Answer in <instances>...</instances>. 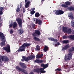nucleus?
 I'll use <instances>...</instances> for the list:
<instances>
[{
  "mask_svg": "<svg viewBox=\"0 0 74 74\" xmlns=\"http://www.w3.org/2000/svg\"><path fill=\"white\" fill-rule=\"evenodd\" d=\"M49 40H51L52 41H54L55 42H56L55 43V47H57L58 45H60V43L58 41V40L56 39L53 38H49Z\"/></svg>",
  "mask_w": 74,
  "mask_h": 74,
  "instance_id": "nucleus-5",
  "label": "nucleus"
},
{
  "mask_svg": "<svg viewBox=\"0 0 74 74\" xmlns=\"http://www.w3.org/2000/svg\"><path fill=\"white\" fill-rule=\"evenodd\" d=\"M55 11H56V10H54V11H53V12H55Z\"/></svg>",
  "mask_w": 74,
  "mask_h": 74,
  "instance_id": "nucleus-56",
  "label": "nucleus"
},
{
  "mask_svg": "<svg viewBox=\"0 0 74 74\" xmlns=\"http://www.w3.org/2000/svg\"><path fill=\"white\" fill-rule=\"evenodd\" d=\"M71 32H72L71 29L68 27L67 29L66 32V33H67L68 34H71Z\"/></svg>",
  "mask_w": 74,
  "mask_h": 74,
  "instance_id": "nucleus-17",
  "label": "nucleus"
},
{
  "mask_svg": "<svg viewBox=\"0 0 74 74\" xmlns=\"http://www.w3.org/2000/svg\"><path fill=\"white\" fill-rule=\"evenodd\" d=\"M27 0H25V3H27Z\"/></svg>",
  "mask_w": 74,
  "mask_h": 74,
  "instance_id": "nucleus-53",
  "label": "nucleus"
},
{
  "mask_svg": "<svg viewBox=\"0 0 74 74\" xmlns=\"http://www.w3.org/2000/svg\"><path fill=\"white\" fill-rule=\"evenodd\" d=\"M72 27H74V21H72Z\"/></svg>",
  "mask_w": 74,
  "mask_h": 74,
  "instance_id": "nucleus-39",
  "label": "nucleus"
},
{
  "mask_svg": "<svg viewBox=\"0 0 74 74\" xmlns=\"http://www.w3.org/2000/svg\"><path fill=\"white\" fill-rule=\"evenodd\" d=\"M45 66V64L44 63H42L41 65V67H44Z\"/></svg>",
  "mask_w": 74,
  "mask_h": 74,
  "instance_id": "nucleus-42",
  "label": "nucleus"
},
{
  "mask_svg": "<svg viewBox=\"0 0 74 74\" xmlns=\"http://www.w3.org/2000/svg\"><path fill=\"white\" fill-rule=\"evenodd\" d=\"M23 13H25V8H23Z\"/></svg>",
  "mask_w": 74,
  "mask_h": 74,
  "instance_id": "nucleus-47",
  "label": "nucleus"
},
{
  "mask_svg": "<svg viewBox=\"0 0 74 74\" xmlns=\"http://www.w3.org/2000/svg\"><path fill=\"white\" fill-rule=\"evenodd\" d=\"M40 73H46V71H40Z\"/></svg>",
  "mask_w": 74,
  "mask_h": 74,
  "instance_id": "nucleus-37",
  "label": "nucleus"
},
{
  "mask_svg": "<svg viewBox=\"0 0 74 74\" xmlns=\"http://www.w3.org/2000/svg\"><path fill=\"white\" fill-rule=\"evenodd\" d=\"M55 71H61V69L60 68H57L56 69Z\"/></svg>",
  "mask_w": 74,
  "mask_h": 74,
  "instance_id": "nucleus-33",
  "label": "nucleus"
},
{
  "mask_svg": "<svg viewBox=\"0 0 74 74\" xmlns=\"http://www.w3.org/2000/svg\"><path fill=\"white\" fill-rule=\"evenodd\" d=\"M42 21L40 20V19H38V18L36 20V23H38L40 25H42Z\"/></svg>",
  "mask_w": 74,
  "mask_h": 74,
  "instance_id": "nucleus-14",
  "label": "nucleus"
},
{
  "mask_svg": "<svg viewBox=\"0 0 74 74\" xmlns=\"http://www.w3.org/2000/svg\"><path fill=\"white\" fill-rule=\"evenodd\" d=\"M30 74H34V73H33V72H31V73H30Z\"/></svg>",
  "mask_w": 74,
  "mask_h": 74,
  "instance_id": "nucleus-52",
  "label": "nucleus"
},
{
  "mask_svg": "<svg viewBox=\"0 0 74 74\" xmlns=\"http://www.w3.org/2000/svg\"><path fill=\"white\" fill-rule=\"evenodd\" d=\"M65 4L66 5L64 4H62L61 6L63 7H64V8H67V7H68V6L67 5H70L71 3L70 2H69V1H67L65 2Z\"/></svg>",
  "mask_w": 74,
  "mask_h": 74,
  "instance_id": "nucleus-11",
  "label": "nucleus"
},
{
  "mask_svg": "<svg viewBox=\"0 0 74 74\" xmlns=\"http://www.w3.org/2000/svg\"><path fill=\"white\" fill-rule=\"evenodd\" d=\"M0 14L2 15L3 14V13L2 12V9H0Z\"/></svg>",
  "mask_w": 74,
  "mask_h": 74,
  "instance_id": "nucleus-44",
  "label": "nucleus"
},
{
  "mask_svg": "<svg viewBox=\"0 0 74 74\" xmlns=\"http://www.w3.org/2000/svg\"><path fill=\"white\" fill-rule=\"evenodd\" d=\"M70 0V1H71V0Z\"/></svg>",
  "mask_w": 74,
  "mask_h": 74,
  "instance_id": "nucleus-59",
  "label": "nucleus"
},
{
  "mask_svg": "<svg viewBox=\"0 0 74 74\" xmlns=\"http://www.w3.org/2000/svg\"><path fill=\"white\" fill-rule=\"evenodd\" d=\"M16 21L18 22V24L20 27H22V20L20 18H18L16 19Z\"/></svg>",
  "mask_w": 74,
  "mask_h": 74,
  "instance_id": "nucleus-7",
  "label": "nucleus"
},
{
  "mask_svg": "<svg viewBox=\"0 0 74 74\" xmlns=\"http://www.w3.org/2000/svg\"><path fill=\"white\" fill-rule=\"evenodd\" d=\"M72 34H74V30H72Z\"/></svg>",
  "mask_w": 74,
  "mask_h": 74,
  "instance_id": "nucleus-50",
  "label": "nucleus"
},
{
  "mask_svg": "<svg viewBox=\"0 0 74 74\" xmlns=\"http://www.w3.org/2000/svg\"><path fill=\"white\" fill-rule=\"evenodd\" d=\"M35 56L32 55L29 56L27 57L23 56H22L23 59H21V61L24 62V60H25L26 62H28L29 60H32V59H33L34 58H35Z\"/></svg>",
  "mask_w": 74,
  "mask_h": 74,
  "instance_id": "nucleus-4",
  "label": "nucleus"
},
{
  "mask_svg": "<svg viewBox=\"0 0 74 74\" xmlns=\"http://www.w3.org/2000/svg\"><path fill=\"white\" fill-rule=\"evenodd\" d=\"M30 26L33 28L34 27H35V25L33 23H32L31 24Z\"/></svg>",
  "mask_w": 74,
  "mask_h": 74,
  "instance_id": "nucleus-31",
  "label": "nucleus"
},
{
  "mask_svg": "<svg viewBox=\"0 0 74 74\" xmlns=\"http://www.w3.org/2000/svg\"><path fill=\"white\" fill-rule=\"evenodd\" d=\"M44 62V61L42 60L36 59L34 61V63H42Z\"/></svg>",
  "mask_w": 74,
  "mask_h": 74,
  "instance_id": "nucleus-13",
  "label": "nucleus"
},
{
  "mask_svg": "<svg viewBox=\"0 0 74 74\" xmlns=\"http://www.w3.org/2000/svg\"><path fill=\"white\" fill-rule=\"evenodd\" d=\"M2 56H1L0 55V58H1V59L0 58V63L1 62V57Z\"/></svg>",
  "mask_w": 74,
  "mask_h": 74,
  "instance_id": "nucleus-46",
  "label": "nucleus"
},
{
  "mask_svg": "<svg viewBox=\"0 0 74 74\" xmlns=\"http://www.w3.org/2000/svg\"><path fill=\"white\" fill-rule=\"evenodd\" d=\"M20 10L21 9H20V8H19V5H18L17 7L16 11V12H19L20 11Z\"/></svg>",
  "mask_w": 74,
  "mask_h": 74,
  "instance_id": "nucleus-29",
  "label": "nucleus"
},
{
  "mask_svg": "<svg viewBox=\"0 0 74 74\" xmlns=\"http://www.w3.org/2000/svg\"><path fill=\"white\" fill-rule=\"evenodd\" d=\"M68 38L71 39V40H74V35H71L68 36Z\"/></svg>",
  "mask_w": 74,
  "mask_h": 74,
  "instance_id": "nucleus-20",
  "label": "nucleus"
},
{
  "mask_svg": "<svg viewBox=\"0 0 74 74\" xmlns=\"http://www.w3.org/2000/svg\"><path fill=\"white\" fill-rule=\"evenodd\" d=\"M34 21H35V20H34Z\"/></svg>",
  "mask_w": 74,
  "mask_h": 74,
  "instance_id": "nucleus-58",
  "label": "nucleus"
},
{
  "mask_svg": "<svg viewBox=\"0 0 74 74\" xmlns=\"http://www.w3.org/2000/svg\"><path fill=\"white\" fill-rule=\"evenodd\" d=\"M40 32L38 30H36L35 31V32L32 34V36H35L34 37V39L37 41H40L41 40L39 38L36 37H37V36H39L40 35Z\"/></svg>",
  "mask_w": 74,
  "mask_h": 74,
  "instance_id": "nucleus-2",
  "label": "nucleus"
},
{
  "mask_svg": "<svg viewBox=\"0 0 74 74\" xmlns=\"http://www.w3.org/2000/svg\"><path fill=\"white\" fill-rule=\"evenodd\" d=\"M34 73H37L38 74H39L40 73V68H36V69H34Z\"/></svg>",
  "mask_w": 74,
  "mask_h": 74,
  "instance_id": "nucleus-15",
  "label": "nucleus"
},
{
  "mask_svg": "<svg viewBox=\"0 0 74 74\" xmlns=\"http://www.w3.org/2000/svg\"><path fill=\"white\" fill-rule=\"evenodd\" d=\"M0 37H1L2 40H4L5 38V36H4L3 33L0 32Z\"/></svg>",
  "mask_w": 74,
  "mask_h": 74,
  "instance_id": "nucleus-22",
  "label": "nucleus"
},
{
  "mask_svg": "<svg viewBox=\"0 0 74 74\" xmlns=\"http://www.w3.org/2000/svg\"><path fill=\"white\" fill-rule=\"evenodd\" d=\"M39 56L40 57V58H41L42 56H43V54L41 53L40 55H39Z\"/></svg>",
  "mask_w": 74,
  "mask_h": 74,
  "instance_id": "nucleus-45",
  "label": "nucleus"
},
{
  "mask_svg": "<svg viewBox=\"0 0 74 74\" xmlns=\"http://www.w3.org/2000/svg\"><path fill=\"white\" fill-rule=\"evenodd\" d=\"M42 1H45V0H42Z\"/></svg>",
  "mask_w": 74,
  "mask_h": 74,
  "instance_id": "nucleus-54",
  "label": "nucleus"
},
{
  "mask_svg": "<svg viewBox=\"0 0 74 74\" xmlns=\"http://www.w3.org/2000/svg\"><path fill=\"white\" fill-rule=\"evenodd\" d=\"M3 50L6 51L8 52H11L10 51V46L8 45L6 47H3Z\"/></svg>",
  "mask_w": 74,
  "mask_h": 74,
  "instance_id": "nucleus-8",
  "label": "nucleus"
},
{
  "mask_svg": "<svg viewBox=\"0 0 74 74\" xmlns=\"http://www.w3.org/2000/svg\"><path fill=\"white\" fill-rule=\"evenodd\" d=\"M42 19H45V16H42Z\"/></svg>",
  "mask_w": 74,
  "mask_h": 74,
  "instance_id": "nucleus-43",
  "label": "nucleus"
},
{
  "mask_svg": "<svg viewBox=\"0 0 74 74\" xmlns=\"http://www.w3.org/2000/svg\"><path fill=\"white\" fill-rule=\"evenodd\" d=\"M3 40V42H1L0 43V45L1 46V47L3 46H4V45H5V38Z\"/></svg>",
  "mask_w": 74,
  "mask_h": 74,
  "instance_id": "nucleus-19",
  "label": "nucleus"
},
{
  "mask_svg": "<svg viewBox=\"0 0 74 74\" xmlns=\"http://www.w3.org/2000/svg\"><path fill=\"white\" fill-rule=\"evenodd\" d=\"M19 32V34H20L21 35L23 33H24V31H23V30L22 29H19L18 30Z\"/></svg>",
  "mask_w": 74,
  "mask_h": 74,
  "instance_id": "nucleus-21",
  "label": "nucleus"
},
{
  "mask_svg": "<svg viewBox=\"0 0 74 74\" xmlns=\"http://www.w3.org/2000/svg\"><path fill=\"white\" fill-rule=\"evenodd\" d=\"M30 3L29 1H28L27 2L26 4L25 5V8H28L29 7V4Z\"/></svg>",
  "mask_w": 74,
  "mask_h": 74,
  "instance_id": "nucleus-23",
  "label": "nucleus"
},
{
  "mask_svg": "<svg viewBox=\"0 0 74 74\" xmlns=\"http://www.w3.org/2000/svg\"><path fill=\"white\" fill-rule=\"evenodd\" d=\"M35 10V8H33L32 9V11H34Z\"/></svg>",
  "mask_w": 74,
  "mask_h": 74,
  "instance_id": "nucleus-49",
  "label": "nucleus"
},
{
  "mask_svg": "<svg viewBox=\"0 0 74 74\" xmlns=\"http://www.w3.org/2000/svg\"><path fill=\"white\" fill-rule=\"evenodd\" d=\"M74 51V47H72L69 50V53L68 54V55L69 56L67 57L66 56V55L64 57V60L66 61L67 60H70L71 59H72V52Z\"/></svg>",
  "mask_w": 74,
  "mask_h": 74,
  "instance_id": "nucleus-3",
  "label": "nucleus"
},
{
  "mask_svg": "<svg viewBox=\"0 0 74 74\" xmlns=\"http://www.w3.org/2000/svg\"><path fill=\"white\" fill-rule=\"evenodd\" d=\"M19 64L20 65L21 68H23V69H26V65L25 63H23L20 62L19 63Z\"/></svg>",
  "mask_w": 74,
  "mask_h": 74,
  "instance_id": "nucleus-12",
  "label": "nucleus"
},
{
  "mask_svg": "<svg viewBox=\"0 0 74 74\" xmlns=\"http://www.w3.org/2000/svg\"><path fill=\"white\" fill-rule=\"evenodd\" d=\"M58 74H62V73L61 72H58Z\"/></svg>",
  "mask_w": 74,
  "mask_h": 74,
  "instance_id": "nucleus-51",
  "label": "nucleus"
},
{
  "mask_svg": "<svg viewBox=\"0 0 74 74\" xmlns=\"http://www.w3.org/2000/svg\"><path fill=\"white\" fill-rule=\"evenodd\" d=\"M69 36H66L65 35L64 36H63V39H66V38H69Z\"/></svg>",
  "mask_w": 74,
  "mask_h": 74,
  "instance_id": "nucleus-32",
  "label": "nucleus"
},
{
  "mask_svg": "<svg viewBox=\"0 0 74 74\" xmlns=\"http://www.w3.org/2000/svg\"><path fill=\"white\" fill-rule=\"evenodd\" d=\"M16 69L17 70H19V71H21V72L25 74H28V73H27V72L26 71V70L23 69H21V67H20L19 66H16Z\"/></svg>",
  "mask_w": 74,
  "mask_h": 74,
  "instance_id": "nucleus-6",
  "label": "nucleus"
},
{
  "mask_svg": "<svg viewBox=\"0 0 74 74\" xmlns=\"http://www.w3.org/2000/svg\"><path fill=\"white\" fill-rule=\"evenodd\" d=\"M60 37V36H58V38H59Z\"/></svg>",
  "mask_w": 74,
  "mask_h": 74,
  "instance_id": "nucleus-55",
  "label": "nucleus"
},
{
  "mask_svg": "<svg viewBox=\"0 0 74 74\" xmlns=\"http://www.w3.org/2000/svg\"><path fill=\"white\" fill-rule=\"evenodd\" d=\"M17 27V23L16 22H14L13 23V28H15Z\"/></svg>",
  "mask_w": 74,
  "mask_h": 74,
  "instance_id": "nucleus-24",
  "label": "nucleus"
},
{
  "mask_svg": "<svg viewBox=\"0 0 74 74\" xmlns=\"http://www.w3.org/2000/svg\"><path fill=\"white\" fill-rule=\"evenodd\" d=\"M40 15V13L39 12H36L35 14V17L36 18H38V17H39Z\"/></svg>",
  "mask_w": 74,
  "mask_h": 74,
  "instance_id": "nucleus-30",
  "label": "nucleus"
},
{
  "mask_svg": "<svg viewBox=\"0 0 74 74\" xmlns=\"http://www.w3.org/2000/svg\"><path fill=\"white\" fill-rule=\"evenodd\" d=\"M10 27H12V23H11V24L9 25Z\"/></svg>",
  "mask_w": 74,
  "mask_h": 74,
  "instance_id": "nucleus-48",
  "label": "nucleus"
},
{
  "mask_svg": "<svg viewBox=\"0 0 74 74\" xmlns=\"http://www.w3.org/2000/svg\"><path fill=\"white\" fill-rule=\"evenodd\" d=\"M70 47V46L69 45H66L64 46V47H62V50H64V51H65V50H66L67 49H68Z\"/></svg>",
  "mask_w": 74,
  "mask_h": 74,
  "instance_id": "nucleus-16",
  "label": "nucleus"
},
{
  "mask_svg": "<svg viewBox=\"0 0 74 74\" xmlns=\"http://www.w3.org/2000/svg\"><path fill=\"white\" fill-rule=\"evenodd\" d=\"M48 67V64H45V66L44 67L46 69V68H47Z\"/></svg>",
  "mask_w": 74,
  "mask_h": 74,
  "instance_id": "nucleus-34",
  "label": "nucleus"
},
{
  "mask_svg": "<svg viewBox=\"0 0 74 74\" xmlns=\"http://www.w3.org/2000/svg\"><path fill=\"white\" fill-rule=\"evenodd\" d=\"M55 14L56 15H62L63 14H64V12L62 11V10H57L55 12Z\"/></svg>",
  "mask_w": 74,
  "mask_h": 74,
  "instance_id": "nucleus-9",
  "label": "nucleus"
},
{
  "mask_svg": "<svg viewBox=\"0 0 74 74\" xmlns=\"http://www.w3.org/2000/svg\"><path fill=\"white\" fill-rule=\"evenodd\" d=\"M45 69V68L44 67H43V68H40V71H43Z\"/></svg>",
  "mask_w": 74,
  "mask_h": 74,
  "instance_id": "nucleus-40",
  "label": "nucleus"
},
{
  "mask_svg": "<svg viewBox=\"0 0 74 74\" xmlns=\"http://www.w3.org/2000/svg\"><path fill=\"white\" fill-rule=\"evenodd\" d=\"M31 45L30 43L28 44L27 43H24L20 47L18 50L17 51L18 52H24L25 51V48L26 47H27L29 46H30Z\"/></svg>",
  "mask_w": 74,
  "mask_h": 74,
  "instance_id": "nucleus-1",
  "label": "nucleus"
},
{
  "mask_svg": "<svg viewBox=\"0 0 74 74\" xmlns=\"http://www.w3.org/2000/svg\"><path fill=\"white\" fill-rule=\"evenodd\" d=\"M34 13H35V11H32L30 12V14L31 15H33V14H34Z\"/></svg>",
  "mask_w": 74,
  "mask_h": 74,
  "instance_id": "nucleus-36",
  "label": "nucleus"
},
{
  "mask_svg": "<svg viewBox=\"0 0 74 74\" xmlns=\"http://www.w3.org/2000/svg\"><path fill=\"white\" fill-rule=\"evenodd\" d=\"M13 32H14V31H13V29H11L10 31V34H12V33H13Z\"/></svg>",
  "mask_w": 74,
  "mask_h": 74,
  "instance_id": "nucleus-38",
  "label": "nucleus"
},
{
  "mask_svg": "<svg viewBox=\"0 0 74 74\" xmlns=\"http://www.w3.org/2000/svg\"><path fill=\"white\" fill-rule=\"evenodd\" d=\"M22 2H21L20 3V8H22Z\"/></svg>",
  "mask_w": 74,
  "mask_h": 74,
  "instance_id": "nucleus-41",
  "label": "nucleus"
},
{
  "mask_svg": "<svg viewBox=\"0 0 74 74\" xmlns=\"http://www.w3.org/2000/svg\"><path fill=\"white\" fill-rule=\"evenodd\" d=\"M68 27H64L62 28V30L64 32H65L66 33L68 29Z\"/></svg>",
  "mask_w": 74,
  "mask_h": 74,
  "instance_id": "nucleus-18",
  "label": "nucleus"
},
{
  "mask_svg": "<svg viewBox=\"0 0 74 74\" xmlns=\"http://www.w3.org/2000/svg\"><path fill=\"white\" fill-rule=\"evenodd\" d=\"M1 59L2 61L5 62H7L9 61V58L7 56H2Z\"/></svg>",
  "mask_w": 74,
  "mask_h": 74,
  "instance_id": "nucleus-10",
  "label": "nucleus"
},
{
  "mask_svg": "<svg viewBox=\"0 0 74 74\" xmlns=\"http://www.w3.org/2000/svg\"><path fill=\"white\" fill-rule=\"evenodd\" d=\"M48 47L47 46H45L43 49L44 51L45 52H47L48 51Z\"/></svg>",
  "mask_w": 74,
  "mask_h": 74,
  "instance_id": "nucleus-26",
  "label": "nucleus"
},
{
  "mask_svg": "<svg viewBox=\"0 0 74 74\" xmlns=\"http://www.w3.org/2000/svg\"><path fill=\"white\" fill-rule=\"evenodd\" d=\"M0 74H2V73H0Z\"/></svg>",
  "mask_w": 74,
  "mask_h": 74,
  "instance_id": "nucleus-57",
  "label": "nucleus"
},
{
  "mask_svg": "<svg viewBox=\"0 0 74 74\" xmlns=\"http://www.w3.org/2000/svg\"><path fill=\"white\" fill-rule=\"evenodd\" d=\"M36 58H37V59H39V58H40V55L39 54H37L36 56Z\"/></svg>",
  "mask_w": 74,
  "mask_h": 74,
  "instance_id": "nucleus-35",
  "label": "nucleus"
},
{
  "mask_svg": "<svg viewBox=\"0 0 74 74\" xmlns=\"http://www.w3.org/2000/svg\"><path fill=\"white\" fill-rule=\"evenodd\" d=\"M69 40H64L62 41V42L64 44H67L69 42Z\"/></svg>",
  "mask_w": 74,
  "mask_h": 74,
  "instance_id": "nucleus-27",
  "label": "nucleus"
},
{
  "mask_svg": "<svg viewBox=\"0 0 74 74\" xmlns=\"http://www.w3.org/2000/svg\"><path fill=\"white\" fill-rule=\"evenodd\" d=\"M40 49V47L38 45H37L36 46V48H35V50L36 51H39Z\"/></svg>",
  "mask_w": 74,
  "mask_h": 74,
  "instance_id": "nucleus-28",
  "label": "nucleus"
},
{
  "mask_svg": "<svg viewBox=\"0 0 74 74\" xmlns=\"http://www.w3.org/2000/svg\"><path fill=\"white\" fill-rule=\"evenodd\" d=\"M69 17L72 20H73L74 19V17H73V14L71 13V14H69L68 15Z\"/></svg>",
  "mask_w": 74,
  "mask_h": 74,
  "instance_id": "nucleus-25",
  "label": "nucleus"
}]
</instances>
